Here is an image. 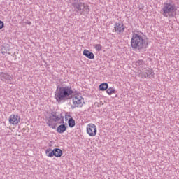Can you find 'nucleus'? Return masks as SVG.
<instances>
[{"label":"nucleus","instance_id":"obj_1","mask_svg":"<svg viewBox=\"0 0 179 179\" xmlns=\"http://www.w3.org/2000/svg\"><path fill=\"white\" fill-rule=\"evenodd\" d=\"M73 94L72 87L69 86H63L57 89L55 92V99L59 104L65 103L66 100L71 99V96Z\"/></svg>","mask_w":179,"mask_h":179},{"label":"nucleus","instance_id":"obj_2","mask_svg":"<svg viewBox=\"0 0 179 179\" xmlns=\"http://www.w3.org/2000/svg\"><path fill=\"white\" fill-rule=\"evenodd\" d=\"M131 47L134 51H141L148 48V41L139 34H132Z\"/></svg>","mask_w":179,"mask_h":179},{"label":"nucleus","instance_id":"obj_3","mask_svg":"<svg viewBox=\"0 0 179 179\" xmlns=\"http://www.w3.org/2000/svg\"><path fill=\"white\" fill-rule=\"evenodd\" d=\"M176 10V6L171 3H164L162 8V15L164 17H169L171 16V13Z\"/></svg>","mask_w":179,"mask_h":179},{"label":"nucleus","instance_id":"obj_4","mask_svg":"<svg viewBox=\"0 0 179 179\" xmlns=\"http://www.w3.org/2000/svg\"><path fill=\"white\" fill-rule=\"evenodd\" d=\"M74 8L76 9V12H80V15H83V13L89 15L90 12V8H89V6L85 4V3H78L74 4Z\"/></svg>","mask_w":179,"mask_h":179},{"label":"nucleus","instance_id":"obj_5","mask_svg":"<svg viewBox=\"0 0 179 179\" xmlns=\"http://www.w3.org/2000/svg\"><path fill=\"white\" fill-rule=\"evenodd\" d=\"M73 104L74 107H77L78 108L83 107V104H85V99L80 95H75L73 98Z\"/></svg>","mask_w":179,"mask_h":179},{"label":"nucleus","instance_id":"obj_6","mask_svg":"<svg viewBox=\"0 0 179 179\" xmlns=\"http://www.w3.org/2000/svg\"><path fill=\"white\" fill-rule=\"evenodd\" d=\"M87 134L90 136H96L97 135V127L96 124L91 123L87 125Z\"/></svg>","mask_w":179,"mask_h":179},{"label":"nucleus","instance_id":"obj_7","mask_svg":"<svg viewBox=\"0 0 179 179\" xmlns=\"http://www.w3.org/2000/svg\"><path fill=\"white\" fill-rule=\"evenodd\" d=\"M114 30L117 34H124L125 31V25L120 22H116L114 25Z\"/></svg>","mask_w":179,"mask_h":179},{"label":"nucleus","instance_id":"obj_8","mask_svg":"<svg viewBox=\"0 0 179 179\" xmlns=\"http://www.w3.org/2000/svg\"><path fill=\"white\" fill-rule=\"evenodd\" d=\"M9 122L13 125H17V124L20 122V117H19V116L15 115H11L9 117Z\"/></svg>","mask_w":179,"mask_h":179},{"label":"nucleus","instance_id":"obj_9","mask_svg":"<svg viewBox=\"0 0 179 179\" xmlns=\"http://www.w3.org/2000/svg\"><path fill=\"white\" fill-rule=\"evenodd\" d=\"M0 79L2 82H9V80H12V76L6 73L0 72Z\"/></svg>","mask_w":179,"mask_h":179},{"label":"nucleus","instance_id":"obj_10","mask_svg":"<svg viewBox=\"0 0 179 179\" xmlns=\"http://www.w3.org/2000/svg\"><path fill=\"white\" fill-rule=\"evenodd\" d=\"M141 76L142 78H153V76H155V72L153 71V70L150 69V70H146L145 73H141Z\"/></svg>","mask_w":179,"mask_h":179},{"label":"nucleus","instance_id":"obj_11","mask_svg":"<svg viewBox=\"0 0 179 179\" xmlns=\"http://www.w3.org/2000/svg\"><path fill=\"white\" fill-rule=\"evenodd\" d=\"M83 54L89 59H94V54L86 49L83 50Z\"/></svg>","mask_w":179,"mask_h":179},{"label":"nucleus","instance_id":"obj_12","mask_svg":"<svg viewBox=\"0 0 179 179\" xmlns=\"http://www.w3.org/2000/svg\"><path fill=\"white\" fill-rule=\"evenodd\" d=\"M53 156H55V157H61V156H62V150L59 148L53 149Z\"/></svg>","mask_w":179,"mask_h":179},{"label":"nucleus","instance_id":"obj_13","mask_svg":"<svg viewBox=\"0 0 179 179\" xmlns=\"http://www.w3.org/2000/svg\"><path fill=\"white\" fill-rule=\"evenodd\" d=\"M52 117H53V121L57 122L59 121V120H61V118H62V115H61L59 113H54L52 114Z\"/></svg>","mask_w":179,"mask_h":179},{"label":"nucleus","instance_id":"obj_14","mask_svg":"<svg viewBox=\"0 0 179 179\" xmlns=\"http://www.w3.org/2000/svg\"><path fill=\"white\" fill-rule=\"evenodd\" d=\"M66 131V127L65 124H61L57 127V132L59 134H64Z\"/></svg>","mask_w":179,"mask_h":179},{"label":"nucleus","instance_id":"obj_15","mask_svg":"<svg viewBox=\"0 0 179 179\" xmlns=\"http://www.w3.org/2000/svg\"><path fill=\"white\" fill-rule=\"evenodd\" d=\"M108 89V84L107 83H103L100 84L99 85V90L102 92H104V90H107Z\"/></svg>","mask_w":179,"mask_h":179},{"label":"nucleus","instance_id":"obj_16","mask_svg":"<svg viewBox=\"0 0 179 179\" xmlns=\"http://www.w3.org/2000/svg\"><path fill=\"white\" fill-rule=\"evenodd\" d=\"M45 155L48 157H52V156H54V150H51V148H48L45 150Z\"/></svg>","mask_w":179,"mask_h":179},{"label":"nucleus","instance_id":"obj_17","mask_svg":"<svg viewBox=\"0 0 179 179\" xmlns=\"http://www.w3.org/2000/svg\"><path fill=\"white\" fill-rule=\"evenodd\" d=\"M68 124L70 128H73V127H75L76 125L75 120H73V118L72 117L69 118L68 121Z\"/></svg>","mask_w":179,"mask_h":179},{"label":"nucleus","instance_id":"obj_18","mask_svg":"<svg viewBox=\"0 0 179 179\" xmlns=\"http://www.w3.org/2000/svg\"><path fill=\"white\" fill-rule=\"evenodd\" d=\"M106 93L109 96H111V94L115 93V89L114 87H109L106 90Z\"/></svg>","mask_w":179,"mask_h":179},{"label":"nucleus","instance_id":"obj_19","mask_svg":"<svg viewBox=\"0 0 179 179\" xmlns=\"http://www.w3.org/2000/svg\"><path fill=\"white\" fill-rule=\"evenodd\" d=\"M94 48L96 51H101V50H103V46L100 44H96L95 45Z\"/></svg>","mask_w":179,"mask_h":179},{"label":"nucleus","instance_id":"obj_20","mask_svg":"<svg viewBox=\"0 0 179 179\" xmlns=\"http://www.w3.org/2000/svg\"><path fill=\"white\" fill-rule=\"evenodd\" d=\"M144 64H145V62H143V60H138L136 62V66H142V65H143Z\"/></svg>","mask_w":179,"mask_h":179},{"label":"nucleus","instance_id":"obj_21","mask_svg":"<svg viewBox=\"0 0 179 179\" xmlns=\"http://www.w3.org/2000/svg\"><path fill=\"white\" fill-rule=\"evenodd\" d=\"M48 124L50 128H52V129H55V124H54L52 122L49 121Z\"/></svg>","mask_w":179,"mask_h":179},{"label":"nucleus","instance_id":"obj_22","mask_svg":"<svg viewBox=\"0 0 179 179\" xmlns=\"http://www.w3.org/2000/svg\"><path fill=\"white\" fill-rule=\"evenodd\" d=\"M3 26H4L3 22L0 20V30L3 29Z\"/></svg>","mask_w":179,"mask_h":179},{"label":"nucleus","instance_id":"obj_23","mask_svg":"<svg viewBox=\"0 0 179 179\" xmlns=\"http://www.w3.org/2000/svg\"><path fill=\"white\" fill-rule=\"evenodd\" d=\"M69 118H71V115H65V119H66V120H68Z\"/></svg>","mask_w":179,"mask_h":179}]
</instances>
